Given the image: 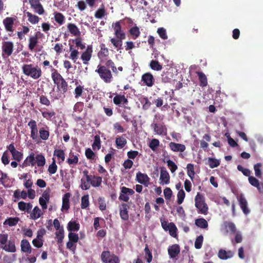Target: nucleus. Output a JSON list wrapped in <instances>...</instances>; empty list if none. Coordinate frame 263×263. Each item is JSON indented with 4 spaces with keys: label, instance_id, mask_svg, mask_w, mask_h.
Here are the masks:
<instances>
[{
    "label": "nucleus",
    "instance_id": "nucleus-18",
    "mask_svg": "<svg viewBox=\"0 0 263 263\" xmlns=\"http://www.w3.org/2000/svg\"><path fill=\"white\" fill-rule=\"evenodd\" d=\"M129 205L125 203L121 204L120 209V215L121 218L123 220H127L129 218L128 210L129 209Z\"/></svg>",
    "mask_w": 263,
    "mask_h": 263
},
{
    "label": "nucleus",
    "instance_id": "nucleus-46",
    "mask_svg": "<svg viewBox=\"0 0 263 263\" xmlns=\"http://www.w3.org/2000/svg\"><path fill=\"white\" fill-rule=\"evenodd\" d=\"M89 205V195L88 194L83 196L81 198V207L85 209Z\"/></svg>",
    "mask_w": 263,
    "mask_h": 263
},
{
    "label": "nucleus",
    "instance_id": "nucleus-56",
    "mask_svg": "<svg viewBox=\"0 0 263 263\" xmlns=\"http://www.w3.org/2000/svg\"><path fill=\"white\" fill-rule=\"evenodd\" d=\"M99 208L101 211H103L106 209V204L104 197H100L98 199Z\"/></svg>",
    "mask_w": 263,
    "mask_h": 263
},
{
    "label": "nucleus",
    "instance_id": "nucleus-61",
    "mask_svg": "<svg viewBox=\"0 0 263 263\" xmlns=\"http://www.w3.org/2000/svg\"><path fill=\"white\" fill-rule=\"evenodd\" d=\"M83 90H84L83 86H82L80 85L77 86V87H76V88L74 89V94L75 96L74 97L76 99L79 98L80 97H81L82 96V93L83 92Z\"/></svg>",
    "mask_w": 263,
    "mask_h": 263
},
{
    "label": "nucleus",
    "instance_id": "nucleus-8",
    "mask_svg": "<svg viewBox=\"0 0 263 263\" xmlns=\"http://www.w3.org/2000/svg\"><path fill=\"white\" fill-rule=\"evenodd\" d=\"M135 193V191L132 189L125 186L121 187V193L119 197V199L124 202H128L129 195H132Z\"/></svg>",
    "mask_w": 263,
    "mask_h": 263
},
{
    "label": "nucleus",
    "instance_id": "nucleus-57",
    "mask_svg": "<svg viewBox=\"0 0 263 263\" xmlns=\"http://www.w3.org/2000/svg\"><path fill=\"white\" fill-rule=\"evenodd\" d=\"M129 32L130 34L134 36V39L137 38L140 34L139 28L137 26L132 27L129 30Z\"/></svg>",
    "mask_w": 263,
    "mask_h": 263
},
{
    "label": "nucleus",
    "instance_id": "nucleus-40",
    "mask_svg": "<svg viewBox=\"0 0 263 263\" xmlns=\"http://www.w3.org/2000/svg\"><path fill=\"white\" fill-rule=\"evenodd\" d=\"M106 11L105 9V6L103 4H102L101 5V7L100 8H99L95 12V16L97 18H102L103 17H104L105 15Z\"/></svg>",
    "mask_w": 263,
    "mask_h": 263
},
{
    "label": "nucleus",
    "instance_id": "nucleus-13",
    "mask_svg": "<svg viewBox=\"0 0 263 263\" xmlns=\"http://www.w3.org/2000/svg\"><path fill=\"white\" fill-rule=\"evenodd\" d=\"M151 127L154 129V131L159 135L166 136L167 135V128L165 125L160 123H152Z\"/></svg>",
    "mask_w": 263,
    "mask_h": 263
},
{
    "label": "nucleus",
    "instance_id": "nucleus-44",
    "mask_svg": "<svg viewBox=\"0 0 263 263\" xmlns=\"http://www.w3.org/2000/svg\"><path fill=\"white\" fill-rule=\"evenodd\" d=\"M80 229V224L76 221H70L68 223L67 229L69 231H78Z\"/></svg>",
    "mask_w": 263,
    "mask_h": 263
},
{
    "label": "nucleus",
    "instance_id": "nucleus-42",
    "mask_svg": "<svg viewBox=\"0 0 263 263\" xmlns=\"http://www.w3.org/2000/svg\"><path fill=\"white\" fill-rule=\"evenodd\" d=\"M249 183L253 186L257 187L258 190L261 192V189L260 185V183L259 181L254 177L251 176L250 175L249 176Z\"/></svg>",
    "mask_w": 263,
    "mask_h": 263
},
{
    "label": "nucleus",
    "instance_id": "nucleus-19",
    "mask_svg": "<svg viewBox=\"0 0 263 263\" xmlns=\"http://www.w3.org/2000/svg\"><path fill=\"white\" fill-rule=\"evenodd\" d=\"M14 20V18L12 17H7L3 20V24L7 31L13 32Z\"/></svg>",
    "mask_w": 263,
    "mask_h": 263
},
{
    "label": "nucleus",
    "instance_id": "nucleus-41",
    "mask_svg": "<svg viewBox=\"0 0 263 263\" xmlns=\"http://www.w3.org/2000/svg\"><path fill=\"white\" fill-rule=\"evenodd\" d=\"M127 141L123 136H120L116 138V144L118 149L122 148L126 144Z\"/></svg>",
    "mask_w": 263,
    "mask_h": 263
},
{
    "label": "nucleus",
    "instance_id": "nucleus-1",
    "mask_svg": "<svg viewBox=\"0 0 263 263\" xmlns=\"http://www.w3.org/2000/svg\"><path fill=\"white\" fill-rule=\"evenodd\" d=\"M22 69L25 75L30 77L34 80L38 79L42 74L41 68L32 64H24L22 66Z\"/></svg>",
    "mask_w": 263,
    "mask_h": 263
},
{
    "label": "nucleus",
    "instance_id": "nucleus-30",
    "mask_svg": "<svg viewBox=\"0 0 263 263\" xmlns=\"http://www.w3.org/2000/svg\"><path fill=\"white\" fill-rule=\"evenodd\" d=\"M24 13L27 16L28 21L31 24H36L39 22L40 18L38 16L33 14L29 11H24Z\"/></svg>",
    "mask_w": 263,
    "mask_h": 263
},
{
    "label": "nucleus",
    "instance_id": "nucleus-23",
    "mask_svg": "<svg viewBox=\"0 0 263 263\" xmlns=\"http://www.w3.org/2000/svg\"><path fill=\"white\" fill-rule=\"evenodd\" d=\"M173 69L171 68L167 69L165 71H164L162 75V81L164 83H167L173 80L174 78L173 72Z\"/></svg>",
    "mask_w": 263,
    "mask_h": 263
},
{
    "label": "nucleus",
    "instance_id": "nucleus-21",
    "mask_svg": "<svg viewBox=\"0 0 263 263\" xmlns=\"http://www.w3.org/2000/svg\"><path fill=\"white\" fill-rule=\"evenodd\" d=\"M112 27L114 28L115 34L116 35L117 38L124 39L125 35V33L121 30L120 22L118 21L116 22L114 25H112Z\"/></svg>",
    "mask_w": 263,
    "mask_h": 263
},
{
    "label": "nucleus",
    "instance_id": "nucleus-36",
    "mask_svg": "<svg viewBox=\"0 0 263 263\" xmlns=\"http://www.w3.org/2000/svg\"><path fill=\"white\" fill-rule=\"evenodd\" d=\"M196 73L199 78L200 86L201 87L206 86L208 84V80L205 75L202 72L196 71Z\"/></svg>",
    "mask_w": 263,
    "mask_h": 263
},
{
    "label": "nucleus",
    "instance_id": "nucleus-34",
    "mask_svg": "<svg viewBox=\"0 0 263 263\" xmlns=\"http://www.w3.org/2000/svg\"><path fill=\"white\" fill-rule=\"evenodd\" d=\"M67 28L72 35L78 36L80 35L81 32L74 24L69 23L67 25Z\"/></svg>",
    "mask_w": 263,
    "mask_h": 263
},
{
    "label": "nucleus",
    "instance_id": "nucleus-39",
    "mask_svg": "<svg viewBox=\"0 0 263 263\" xmlns=\"http://www.w3.org/2000/svg\"><path fill=\"white\" fill-rule=\"evenodd\" d=\"M80 187L82 190H87L90 187V177L87 178H82L81 179Z\"/></svg>",
    "mask_w": 263,
    "mask_h": 263
},
{
    "label": "nucleus",
    "instance_id": "nucleus-63",
    "mask_svg": "<svg viewBox=\"0 0 263 263\" xmlns=\"http://www.w3.org/2000/svg\"><path fill=\"white\" fill-rule=\"evenodd\" d=\"M70 158H68L67 160V162L69 164H77L78 163L79 161V158L76 155H70Z\"/></svg>",
    "mask_w": 263,
    "mask_h": 263
},
{
    "label": "nucleus",
    "instance_id": "nucleus-20",
    "mask_svg": "<svg viewBox=\"0 0 263 263\" xmlns=\"http://www.w3.org/2000/svg\"><path fill=\"white\" fill-rule=\"evenodd\" d=\"M170 177L168 173L164 167H161L160 180L162 184H167L170 182Z\"/></svg>",
    "mask_w": 263,
    "mask_h": 263
},
{
    "label": "nucleus",
    "instance_id": "nucleus-48",
    "mask_svg": "<svg viewBox=\"0 0 263 263\" xmlns=\"http://www.w3.org/2000/svg\"><path fill=\"white\" fill-rule=\"evenodd\" d=\"M55 236L57 238V242L58 243H61L63 242V240L64 238V231L63 228L62 227L61 229L58 230L55 233Z\"/></svg>",
    "mask_w": 263,
    "mask_h": 263
},
{
    "label": "nucleus",
    "instance_id": "nucleus-64",
    "mask_svg": "<svg viewBox=\"0 0 263 263\" xmlns=\"http://www.w3.org/2000/svg\"><path fill=\"white\" fill-rule=\"evenodd\" d=\"M167 164L170 171L172 173H174L177 170V165L173 161L169 159L167 161Z\"/></svg>",
    "mask_w": 263,
    "mask_h": 263
},
{
    "label": "nucleus",
    "instance_id": "nucleus-11",
    "mask_svg": "<svg viewBox=\"0 0 263 263\" xmlns=\"http://www.w3.org/2000/svg\"><path fill=\"white\" fill-rule=\"evenodd\" d=\"M237 198L243 213L246 215L248 214L250 211L248 208V202L244 195L242 194H240L237 197Z\"/></svg>",
    "mask_w": 263,
    "mask_h": 263
},
{
    "label": "nucleus",
    "instance_id": "nucleus-53",
    "mask_svg": "<svg viewBox=\"0 0 263 263\" xmlns=\"http://www.w3.org/2000/svg\"><path fill=\"white\" fill-rule=\"evenodd\" d=\"M53 155L57 156L58 159H61L62 161L65 160V154L64 151L62 149H55L54 151Z\"/></svg>",
    "mask_w": 263,
    "mask_h": 263
},
{
    "label": "nucleus",
    "instance_id": "nucleus-49",
    "mask_svg": "<svg viewBox=\"0 0 263 263\" xmlns=\"http://www.w3.org/2000/svg\"><path fill=\"white\" fill-rule=\"evenodd\" d=\"M149 66L151 69L156 71H159L162 68V65L156 60H152L149 63Z\"/></svg>",
    "mask_w": 263,
    "mask_h": 263
},
{
    "label": "nucleus",
    "instance_id": "nucleus-7",
    "mask_svg": "<svg viewBox=\"0 0 263 263\" xmlns=\"http://www.w3.org/2000/svg\"><path fill=\"white\" fill-rule=\"evenodd\" d=\"M7 149L11 153L13 159L20 162L23 158V154L15 148L14 143H11L7 146Z\"/></svg>",
    "mask_w": 263,
    "mask_h": 263
},
{
    "label": "nucleus",
    "instance_id": "nucleus-16",
    "mask_svg": "<svg viewBox=\"0 0 263 263\" xmlns=\"http://www.w3.org/2000/svg\"><path fill=\"white\" fill-rule=\"evenodd\" d=\"M149 178L146 174L138 172L136 174V180L140 183L147 186L149 181Z\"/></svg>",
    "mask_w": 263,
    "mask_h": 263
},
{
    "label": "nucleus",
    "instance_id": "nucleus-59",
    "mask_svg": "<svg viewBox=\"0 0 263 263\" xmlns=\"http://www.w3.org/2000/svg\"><path fill=\"white\" fill-rule=\"evenodd\" d=\"M185 193L184 191L182 189L180 190L177 193V202L178 204H180L183 202L184 199L185 198Z\"/></svg>",
    "mask_w": 263,
    "mask_h": 263
},
{
    "label": "nucleus",
    "instance_id": "nucleus-35",
    "mask_svg": "<svg viewBox=\"0 0 263 263\" xmlns=\"http://www.w3.org/2000/svg\"><path fill=\"white\" fill-rule=\"evenodd\" d=\"M19 221H20V219L17 217H10L5 220L4 224L8 225L9 227H13L15 226Z\"/></svg>",
    "mask_w": 263,
    "mask_h": 263
},
{
    "label": "nucleus",
    "instance_id": "nucleus-22",
    "mask_svg": "<svg viewBox=\"0 0 263 263\" xmlns=\"http://www.w3.org/2000/svg\"><path fill=\"white\" fill-rule=\"evenodd\" d=\"M18 208L21 211L30 213L32 208V204L30 202L26 203L21 201L18 202Z\"/></svg>",
    "mask_w": 263,
    "mask_h": 263
},
{
    "label": "nucleus",
    "instance_id": "nucleus-32",
    "mask_svg": "<svg viewBox=\"0 0 263 263\" xmlns=\"http://www.w3.org/2000/svg\"><path fill=\"white\" fill-rule=\"evenodd\" d=\"M40 139L43 140H47L49 137V132L48 130V127L40 128L39 129Z\"/></svg>",
    "mask_w": 263,
    "mask_h": 263
},
{
    "label": "nucleus",
    "instance_id": "nucleus-58",
    "mask_svg": "<svg viewBox=\"0 0 263 263\" xmlns=\"http://www.w3.org/2000/svg\"><path fill=\"white\" fill-rule=\"evenodd\" d=\"M104 66H106L107 68H110L114 73H117L118 72L117 68H116L114 62L111 60H108L106 62Z\"/></svg>",
    "mask_w": 263,
    "mask_h": 263
},
{
    "label": "nucleus",
    "instance_id": "nucleus-47",
    "mask_svg": "<svg viewBox=\"0 0 263 263\" xmlns=\"http://www.w3.org/2000/svg\"><path fill=\"white\" fill-rule=\"evenodd\" d=\"M85 154L87 159L90 160H96V155L90 148H87L85 150Z\"/></svg>",
    "mask_w": 263,
    "mask_h": 263
},
{
    "label": "nucleus",
    "instance_id": "nucleus-25",
    "mask_svg": "<svg viewBox=\"0 0 263 263\" xmlns=\"http://www.w3.org/2000/svg\"><path fill=\"white\" fill-rule=\"evenodd\" d=\"M234 255V253L231 251H226L224 250H219L218 256V257L223 260H226L232 258Z\"/></svg>",
    "mask_w": 263,
    "mask_h": 263
},
{
    "label": "nucleus",
    "instance_id": "nucleus-17",
    "mask_svg": "<svg viewBox=\"0 0 263 263\" xmlns=\"http://www.w3.org/2000/svg\"><path fill=\"white\" fill-rule=\"evenodd\" d=\"M35 164V159L34 157V154L31 153L30 155L26 157L24 162L20 166L22 168H25L30 165L34 166Z\"/></svg>",
    "mask_w": 263,
    "mask_h": 263
},
{
    "label": "nucleus",
    "instance_id": "nucleus-14",
    "mask_svg": "<svg viewBox=\"0 0 263 263\" xmlns=\"http://www.w3.org/2000/svg\"><path fill=\"white\" fill-rule=\"evenodd\" d=\"M170 149L175 153H182L185 149V145L183 144L171 142L168 144Z\"/></svg>",
    "mask_w": 263,
    "mask_h": 263
},
{
    "label": "nucleus",
    "instance_id": "nucleus-54",
    "mask_svg": "<svg viewBox=\"0 0 263 263\" xmlns=\"http://www.w3.org/2000/svg\"><path fill=\"white\" fill-rule=\"evenodd\" d=\"M42 115L44 118L51 120L52 117L55 118V112L53 110L50 111H42Z\"/></svg>",
    "mask_w": 263,
    "mask_h": 263
},
{
    "label": "nucleus",
    "instance_id": "nucleus-26",
    "mask_svg": "<svg viewBox=\"0 0 263 263\" xmlns=\"http://www.w3.org/2000/svg\"><path fill=\"white\" fill-rule=\"evenodd\" d=\"M21 251L24 253L30 254L32 249L29 242L27 239H23L21 242Z\"/></svg>",
    "mask_w": 263,
    "mask_h": 263
},
{
    "label": "nucleus",
    "instance_id": "nucleus-52",
    "mask_svg": "<svg viewBox=\"0 0 263 263\" xmlns=\"http://www.w3.org/2000/svg\"><path fill=\"white\" fill-rule=\"evenodd\" d=\"M208 164L210 168H213L218 166L220 165V161L215 158H209Z\"/></svg>",
    "mask_w": 263,
    "mask_h": 263
},
{
    "label": "nucleus",
    "instance_id": "nucleus-28",
    "mask_svg": "<svg viewBox=\"0 0 263 263\" xmlns=\"http://www.w3.org/2000/svg\"><path fill=\"white\" fill-rule=\"evenodd\" d=\"M100 50L98 53V57L100 59L107 57L109 55V50L105 45L101 43L100 45Z\"/></svg>",
    "mask_w": 263,
    "mask_h": 263
},
{
    "label": "nucleus",
    "instance_id": "nucleus-12",
    "mask_svg": "<svg viewBox=\"0 0 263 263\" xmlns=\"http://www.w3.org/2000/svg\"><path fill=\"white\" fill-rule=\"evenodd\" d=\"M141 81L144 85L149 87L153 86L155 83L153 75L149 72H146L142 76Z\"/></svg>",
    "mask_w": 263,
    "mask_h": 263
},
{
    "label": "nucleus",
    "instance_id": "nucleus-9",
    "mask_svg": "<svg viewBox=\"0 0 263 263\" xmlns=\"http://www.w3.org/2000/svg\"><path fill=\"white\" fill-rule=\"evenodd\" d=\"M92 49L91 45H88L85 51L82 52L81 59L83 61V64H88V62L90 60L92 57Z\"/></svg>",
    "mask_w": 263,
    "mask_h": 263
},
{
    "label": "nucleus",
    "instance_id": "nucleus-43",
    "mask_svg": "<svg viewBox=\"0 0 263 263\" xmlns=\"http://www.w3.org/2000/svg\"><path fill=\"white\" fill-rule=\"evenodd\" d=\"M101 140L100 137L98 135H96L94 137L93 143L92 144L93 150L95 151L96 149L99 150L101 148Z\"/></svg>",
    "mask_w": 263,
    "mask_h": 263
},
{
    "label": "nucleus",
    "instance_id": "nucleus-6",
    "mask_svg": "<svg viewBox=\"0 0 263 263\" xmlns=\"http://www.w3.org/2000/svg\"><path fill=\"white\" fill-rule=\"evenodd\" d=\"M14 44L10 41H5L2 43V56L5 58L10 57L13 51Z\"/></svg>",
    "mask_w": 263,
    "mask_h": 263
},
{
    "label": "nucleus",
    "instance_id": "nucleus-38",
    "mask_svg": "<svg viewBox=\"0 0 263 263\" xmlns=\"http://www.w3.org/2000/svg\"><path fill=\"white\" fill-rule=\"evenodd\" d=\"M196 226L202 229H206L208 227L207 221L203 218L196 219L195 221Z\"/></svg>",
    "mask_w": 263,
    "mask_h": 263
},
{
    "label": "nucleus",
    "instance_id": "nucleus-29",
    "mask_svg": "<svg viewBox=\"0 0 263 263\" xmlns=\"http://www.w3.org/2000/svg\"><path fill=\"white\" fill-rule=\"evenodd\" d=\"M43 214L41 209L37 206H35L33 210L30 213V218L32 220H36Z\"/></svg>",
    "mask_w": 263,
    "mask_h": 263
},
{
    "label": "nucleus",
    "instance_id": "nucleus-5",
    "mask_svg": "<svg viewBox=\"0 0 263 263\" xmlns=\"http://www.w3.org/2000/svg\"><path fill=\"white\" fill-rule=\"evenodd\" d=\"M103 263H120L119 257L109 251H103L100 256Z\"/></svg>",
    "mask_w": 263,
    "mask_h": 263
},
{
    "label": "nucleus",
    "instance_id": "nucleus-4",
    "mask_svg": "<svg viewBox=\"0 0 263 263\" xmlns=\"http://www.w3.org/2000/svg\"><path fill=\"white\" fill-rule=\"evenodd\" d=\"M98 69L95 70L100 78L106 83L111 82L112 79V75L111 71L104 65H98Z\"/></svg>",
    "mask_w": 263,
    "mask_h": 263
},
{
    "label": "nucleus",
    "instance_id": "nucleus-3",
    "mask_svg": "<svg viewBox=\"0 0 263 263\" xmlns=\"http://www.w3.org/2000/svg\"><path fill=\"white\" fill-rule=\"evenodd\" d=\"M195 206L197 209L198 213L203 215H206L208 212V206L205 202L204 196L198 193L195 198Z\"/></svg>",
    "mask_w": 263,
    "mask_h": 263
},
{
    "label": "nucleus",
    "instance_id": "nucleus-24",
    "mask_svg": "<svg viewBox=\"0 0 263 263\" xmlns=\"http://www.w3.org/2000/svg\"><path fill=\"white\" fill-rule=\"evenodd\" d=\"M0 248L5 251L11 253H14L16 251V248L14 240H9L8 243L4 246H1Z\"/></svg>",
    "mask_w": 263,
    "mask_h": 263
},
{
    "label": "nucleus",
    "instance_id": "nucleus-50",
    "mask_svg": "<svg viewBox=\"0 0 263 263\" xmlns=\"http://www.w3.org/2000/svg\"><path fill=\"white\" fill-rule=\"evenodd\" d=\"M35 163L38 166H43L46 162L45 158L42 155L38 154L35 157Z\"/></svg>",
    "mask_w": 263,
    "mask_h": 263
},
{
    "label": "nucleus",
    "instance_id": "nucleus-10",
    "mask_svg": "<svg viewBox=\"0 0 263 263\" xmlns=\"http://www.w3.org/2000/svg\"><path fill=\"white\" fill-rule=\"evenodd\" d=\"M43 34L40 31H37L35 33V35H31L28 39V48L30 50L32 51L34 49V48L37 46L39 41L38 37L39 36H42Z\"/></svg>",
    "mask_w": 263,
    "mask_h": 263
},
{
    "label": "nucleus",
    "instance_id": "nucleus-15",
    "mask_svg": "<svg viewBox=\"0 0 263 263\" xmlns=\"http://www.w3.org/2000/svg\"><path fill=\"white\" fill-rule=\"evenodd\" d=\"M180 249L177 244L173 245L168 248V254L170 258H175L180 253Z\"/></svg>",
    "mask_w": 263,
    "mask_h": 263
},
{
    "label": "nucleus",
    "instance_id": "nucleus-37",
    "mask_svg": "<svg viewBox=\"0 0 263 263\" xmlns=\"http://www.w3.org/2000/svg\"><path fill=\"white\" fill-rule=\"evenodd\" d=\"M53 14L55 21L59 25H62L64 23L65 17L62 13L58 12H55Z\"/></svg>",
    "mask_w": 263,
    "mask_h": 263
},
{
    "label": "nucleus",
    "instance_id": "nucleus-51",
    "mask_svg": "<svg viewBox=\"0 0 263 263\" xmlns=\"http://www.w3.org/2000/svg\"><path fill=\"white\" fill-rule=\"evenodd\" d=\"M168 231H169L170 235L174 237V238H177V228L175 224L173 222H171L169 229H168Z\"/></svg>",
    "mask_w": 263,
    "mask_h": 263
},
{
    "label": "nucleus",
    "instance_id": "nucleus-55",
    "mask_svg": "<svg viewBox=\"0 0 263 263\" xmlns=\"http://www.w3.org/2000/svg\"><path fill=\"white\" fill-rule=\"evenodd\" d=\"M186 168L187 175L192 180L195 175L194 165L192 163H189L187 164Z\"/></svg>",
    "mask_w": 263,
    "mask_h": 263
},
{
    "label": "nucleus",
    "instance_id": "nucleus-33",
    "mask_svg": "<svg viewBox=\"0 0 263 263\" xmlns=\"http://www.w3.org/2000/svg\"><path fill=\"white\" fill-rule=\"evenodd\" d=\"M71 194L70 193H65L62 198V209L68 210L69 209V198Z\"/></svg>",
    "mask_w": 263,
    "mask_h": 263
},
{
    "label": "nucleus",
    "instance_id": "nucleus-62",
    "mask_svg": "<svg viewBox=\"0 0 263 263\" xmlns=\"http://www.w3.org/2000/svg\"><path fill=\"white\" fill-rule=\"evenodd\" d=\"M160 142L158 139H153L149 143V147L153 151H155L157 147L159 145Z\"/></svg>",
    "mask_w": 263,
    "mask_h": 263
},
{
    "label": "nucleus",
    "instance_id": "nucleus-60",
    "mask_svg": "<svg viewBox=\"0 0 263 263\" xmlns=\"http://www.w3.org/2000/svg\"><path fill=\"white\" fill-rule=\"evenodd\" d=\"M203 241V237L202 235L198 236L195 241V248L197 249L201 248Z\"/></svg>",
    "mask_w": 263,
    "mask_h": 263
},
{
    "label": "nucleus",
    "instance_id": "nucleus-31",
    "mask_svg": "<svg viewBox=\"0 0 263 263\" xmlns=\"http://www.w3.org/2000/svg\"><path fill=\"white\" fill-rule=\"evenodd\" d=\"M102 182V178L101 177L92 175L90 177V183L93 187H99L101 185Z\"/></svg>",
    "mask_w": 263,
    "mask_h": 263
},
{
    "label": "nucleus",
    "instance_id": "nucleus-27",
    "mask_svg": "<svg viewBox=\"0 0 263 263\" xmlns=\"http://www.w3.org/2000/svg\"><path fill=\"white\" fill-rule=\"evenodd\" d=\"M223 224L227 233L230 232L231 233L234 234L236 232V228L233 222L225 221L223 222Z\"/></svg>",
    "mask_w": 263,
    "mask_h": 263
},
{
    "label": "nucleus",
    "instance_id": "nucleus-45",
    "mask_svg": "<svg viewBox=\"0 0 263 263\" xmlns=\"http://www.w3.org/2000/svg\"><path fill=\"white\" fill-rule=\"evenodd\" d=\"M211 136L209 134H205L203 136V139L204 140L200 141V147L203 149L206 148L209 146L208 142H210L211 141Z\"/></svg>",
    "mask_w": 263,
    "mask_h": 263
},
{
    "label": "nucleus",
    "instance_id": "nucleus-2",
    "mask_svg": "<svg viewBox=\"0 0 263 263\" xmlns=\"http://www.w3.org/2000/svg\"><path fill=\"white\" fill-rule=\"evenodd\" d=\"M53 69L54 71L51 73V78L54 83L57 85L58 89L61 90L64 93L68 90V84L57 70Z\"/></svg>",
    "mask_w": 263,
    "mask_h": 263
}]
</instances>
